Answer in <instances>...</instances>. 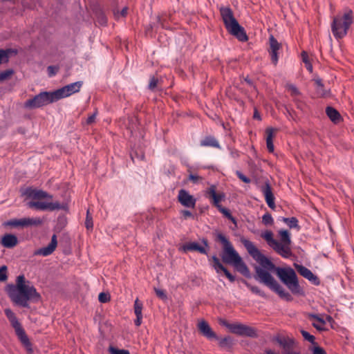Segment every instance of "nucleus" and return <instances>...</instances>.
Returning a JSON list of instances; mask_svg holds the SVG:
<instances>
[{"label": "nucleus", "instance_id": "obj_15", "mask_svg": "<svg viewBox=\"0 0 354 354\" xmlns=\"http://www.w3.org/2000/svg\"><path fill=\"white\" fill-rule=\"evenodd\" d=\"M57 245V236L55 234H53L51 237L50 243L46 247H44V248L36 250L34 252V255L47 257V256L51 254L55 251Z\"/></svg>", "mask_w": 354, "mask_h": 354}, {"label": "nucleus", "instance_id": "obj_49", "mask_svg": "<svg viewBox=\"0 0 354 354\" xmlns=\"http://www.w3.org/2000/svg\"><path fill=\"white\" fill-rule=\"evenodd\" d=\"M236 175H237L238 178L240 180H241L243 182H244L245 183H250V179L249 178H248L247 176H245L244 174H243L241 171H237Z\"/></svg>", "mask_w": 354, "mask_h": 354}, {"label": "nucleus", "instance_id": "obj_1", "mask_svg": "<svg viewBox=\"0 0 354 354\" xmlns=\"http://www.w3.org/2000/svg\"><path fill=\"white\" fill-rule=\"evenodd\" d=\"M241 243L249 254L260 265V266L254 268L256 280L268 286L271 290L278 294L281 298L288 301L292 299L290 293L286 292L272 276L270 272H273L293 294L300 292L298 279L292 268L277 267L269 258L260 252L252 241L243 239L241 240Z\"/></svg>", "mask_w": 354, "mask_h": 354}, {"label": "nucleus", "instance_id": "obj_30", "mask_svg": "<svg viewBox=\"0 0 354 354\" xmlns=\"http://www.w3.org/2000/svg\"><path fill=\"white\" fill-rule=\"evenodd\" d=\"M243 283L254 294L259 295L261 297H266V293L256 286H252L245 280L243 281Z\"/></svg>", "mask_w": 354, "mask_h": 354}, {"label": "nucleus", "instance_id": "obj_41", "mask_svg": "<svg viewBox=\"0 0 354 354\" xmlns=\"http://www.w3.org/2000/svg\"><path fill=\"white\" fill-rule=\"evenodd\" d=\"M85 225H86V227L88 230L92 229L93 226V219H92V217L89 215V211L88 210H87L86 218V221H85Z\"/></svg>", "mask_w": 354, "mask_h": 354}, {"label": "nucleus", "instance_id": "obj_6", "mask_svg": "<svg viewBox=\"0 0 354 354\" xmlns=\"http://www.w3.org/2000/svg\"><path fill=\"white\" fill-rule=\"evenodd\" d=\"M57 101L58 100L57 96L55 95V91L52 92L45 91L27 100L25 102V106L30 109L39 108Z\"/></svg>", "mask_w": 354, "mask_h": 354}, {"label": "nucleus", "instance_id": "obj_56", "mask_svg": "<svg viewBox=\"0 0 354 354\" xmlns=\"http://www.w3.org/2000/svg\"><path fill=\"white\" fill-rule=\"evenodd\" d=\"M142 319V315H136V319L135 320V324L138 326L141 324Z\"/></svg>", "mask_w": 354, "mask_h": 354}, {"label": "nucleus", "instance_id": "obj_62", "mask_svg": "<svg viewBox=\"0 0 354 354\" xmlns=\"http://www.w3.org/2000/svg\"><path fill=\"white\" fill-rule=\"evenodd\" d=\"M221 324H222V325H223V326H225L226 328H227V326H229V325H233V323H232V324H231V323H228V322H226V321H223V322H221Z\"/></svg>", "mask_w": 354, "mask_h": 354}, {"label": "nucleus", "instance_id": "obj_44", "mask_svg": "<svg viewBox=\"0 0 354 354\" xmlns=\"http://www.w3.org/2000/svg\"><path fill=\"white\" fill-rule=\"evenodd\" d=\"M7 268L3 266L0 268V281H4L7 279L8 277L6 274Z\"/></svg>", "mask_w": 354, "mask_h": 354}, {"label": "nucleus", "instance_id": "obj_53", "mask_svg": "<svg viewBox=\"0 0 354 354\" xmlns=\"http://www.w3.org/2000/svg\"><path fill=\"white\" fill-rule=\"evenodd\" d=\"M181 214L183 216V217L186 219L187 218L194 217L192 213L189 210H182Z\"/></svg>", "mask_w": 354, "mask_h": 354}, {"label": "nucleus", "instance_id": "obj_47", "mask_svg": "<svg viewBox=\"0 0 354 354\" xmlns=\"http://www.w3.org/2000/svg\"><path fill=\"white\" fill-rule=\"evenodd\" d=\"M59 68L57 66H49L47 68L48 73L50 77L55 75L57 73Z\"/></svg>", "mask_w": 354, "mask_h": 354}, {"label": "nucleus", "instance_id": "obj_38", "mask_svg": "<svg viewBox=\"0 0 354 354\" xmlns=\"http://www.w3.org/2000/svg\"><path fill=\"white\" fill-rule=\"evenodd\" d=\"M109 351L111 354H130L128 350L119 349L113 346H110L109 348Z\"/></svg>", "mask_w": 354, "mask_h": 354}, {"label": "nucleus", "instance_id": "obj_4", "mask_svg": "<svg viewBox=\"0 0 354 354\" xmlns=\"http://www.w3.org/2000/svg\"><path fill=\"white\" fill-rule=\"evenodd\" d=\"M220 11L227 30L240 41H246L248 39L247 34L234 18L232 10L230 8H222Z\"/></svg>", "mask_w": 354, "mask_h": 354}, {"label": "nucleus", "instance_id": "obj_2", "mask_svg": "<svg viewBox=\"0 0 354 354\" xmlns=\"http://www.w3.org/2000/svg\"><path fill=\"white\" fill-rule=\"evenodd\" d=\"M8 294L14 303L24 308H29L28 301L37 302L41 299L40 294L23 274L17 277L15 286H9Z\"/></svg>", "mask_w": 354, "mask_h": 354}, {"label": "nucleus", "instance_id": "obj_18", "mask_svg": "<svg viewBox=\"0 0 354 354\" xmlns=\"http://www.w3.org/2000/svg\"><path fill=\"white\" fill-rule=\"evenodd\" d=\"M261 191L265 196V199L268 207L274 209L275 207L274 196L268 182H266L263 186H261Z\"/></svg>", "mask_w": 354, "mask_h": 354}, {"label": "nucleus", "instance_id": "obj_46", "mask_svg": "<svg viewBox=\"0 0 354 354\" xmlns=\"http://www.w3.org/2000/svg\"><path fill=\"white\" fill-rule=\"evenodd\" d=\"M109 296L105 292H100L98 295V299L101 303H106L109 301Z\"/></svg>", "mask_w": 354, "mask_h": 354}, {"label": "nucleus", "instance_id": "obj_22", "mask_svg": "<svg viewBox=\"0 0 354 354\" xmlns=\"http://www.w3.org/2000/svg\"><path fill=\"white\" fill-rule=\"evenodd\" d=\"M1 243L3 247L12 248L17 244L18 239L14 234H6L2 237Z\"/></svg>", "mask_w": 354, "mask_h": 354}, {"label": "nucleus", "instance_id": "obj_60", "mask_svg": "<svg viewBox=\"0 0 354 354\" xmlns=\"http://www.w3.org/2000/svg\"><path fill=\"white\" fill-rule=\"evenodd\" d=\"M305 65H306V67L308 71H309L310 72L313 71V66L310 64V62H308V63L305 64Z\"/></svg>", "mask_w": 354, "mask_h": 354}, {"label": "nucleus", "instance_id": "obj_58", "mask_svg": "<svg viewBox=\"0 0 354 354\" xmlns=\"http://www.w3.org/2000/svg\"><path fill=\"white\" fill-rule=\"evenodd\" d=\"M253 118L254 119L258 120H261V115H260L259 113L258 112V111L257 109H255L254 111Z\"/></svg>", "mask_w": 354, "mask_h": 354}, {"label": "nucleus", "instance_id": "obj_43", "mask_svg": "<svg viewBox=\"0 0 354 354\" xmlns=\"http://www.w3.org/2000/svg\"><path fill=\"white\" fill-rule=\"evenodd\" d=\"M158 83V80L155 77H151L148 86L149 88L152 91L154 90L156 88Z\"/></svg>", "mask_w": 354, "mask_h": 354}, {"label": "nucleus", "instance_id": "obj_63", "mask_svg": "<svg viewBox=\"0 0 354 354\" xmlns=\"http://www.w3.org/2000/svg\"><path fill=\"white\" fill-rule=\"evenodd\" d=\"M286 354H299V353L297 352H295V351H288L286 353Z\"/></svg>", "mask_w": 354, "mask_h": 354}, {"label": "nucleus", "instance_id": "obj_59", "mask_svg": "<svg viewBox=\"0 0 354 354\" xmlns=\"http://www.w3.org/2000/svg\"><path fill=\"white\" fill-rule=\"evenodd\" d=\"M313 326L316 329H317V330H324V327H323V326H324V325H322V324H316V323H313Z\"/></svg>", "mask_w": 354, "mask_h": 354}, {"label": "nucleus", "instance_id": "obj_35", "mask_svg": "<svg viewBox=\"0 0 354 354\" xmlns=\"http://www.w3.org/2000/svg\"><path fill=\"white\" fill-rule=\"evenodd\" d=\"M262 223L266 225H271L274 223V220L270 214L266 213L262 216Z\"/></svg>", "mask_w": 354, "mask_h": 354}, {"label": "nucleus", "instance_id": "obj_37", "mask_svg": "<svg viewBox=\"0 0 354 354\" xmlns=\"http://www.w3.org/2000/svg\"><path fill=\"white\" fill-rule=\"evenodd\" d=\"M187 179L194 184H198L203 180V178L196 174L190 173Z\"/></svg>", "mask_w": 354, "mask_h": 354}, {"label": "nucleus", "instance_id": "obj_36", "mask_svg": "<svg viewBox=\"0 0 354 354\" xmlns=\"http://www.w3.org/2000/svg\"><path fill=\"white\" fill-rule=\"evenodd\" d=\"M142 304L139 301L138 299H136L134 302V313L136 315H142Z\"/></svg>", "mask_w": 354, "mask_h": 354}, {"label": "nucleus", "instance_id": "obj_9", "mask_svg": "<svg viewBox=\"0 0 354 354\" xmlns=\"http://www.w3.org/2000/svg\"><path fill=\"white\" fill-rule=\"evenodd\" d=\"M27 205L30 208H35L36 209L42 211H55L65 209V205L58 201H29Z\"/></svg>", "mask_w": 354, "mask_h": 354}, {"label": "nucleus", "instance_id": "obj_31", "mask_svg": "<svg viewBox=\"0 0 354 354\" xmlns=\"http://www.w3.org/2000/svg\"><path fill=\"white\" fill-rule=\"evenodd\" d=\"M11 49L0 50V64L5 63L8 61L9 54L12 53Z\"/></svg>", "mask_w": 354, "mask_h": 354}, {"label": "nucleus", "instance_id": "obj_26", "mask_svg": "<svg viewBox=\"0 0 354 354\" xmlns=\"http://www.w3.org/2000/svg\"><path fill=\"white\" fill-rule=\"evenodd\" d=\"M241 336L256 338L258 337V334L254 328L244 324Z\"/></svg>", "mask_w": 354, "mask_h": 354}, {"label": "nucleus", "instance_id": "obj_45", "mask_svg": "<svg viewBox=\"0 0 354 354\" xmlns=\"http://www.w3.org/2000/svg\"><path fill=\"white\" fill-rule=\"evenodd\" d=\"M13 71L12 70H6L0 73V82L8 78Z\"/></svg>", "mask_w": 354, "mask_h": 354}, {"label": "nucleus", "instance_id": "obj_14", "mask_svg": "<svg viewBox=\"0 0 354 354\" xmlns=\"http://www.w3.org/2000/svg\"><path fill=\"white\" fill-rule=\"evenodd\" d=\"M205 196L207 198H212V204L219 209L222 206L220 205L221 201H223L225 198V194L223 193L217 194L216 192V186L212 185H211L206 191Z\"/></svg>", "mask_w": 354, "mask_h": 354}, {"label": "nucleus", "instance_id": "obj_21", "mask_svg": "<svg viewBox=\"0 0 354 354\" xmlns=\"http://www.w3.org/2000/svg\"><path fill=\"white\" fill-rule=\"evenodd\" d=\"M261 238H263L268 243V245L272 248L275 252L276 248H278V241L274 239L273 233L270 230H266L261 234Z\"/></svg>", "mask_w": 354, "mask_h": 354}, {"label": "nucleus", "instance_id": "obj_52", "mask_svg": "<svg viewBox=\"0 0 354 354\" xmlns=\"http://www.w3.org/2000/svg\"><path fill=\"white\" fill-rule=\"evenodd\" d=\"M309 317L310 318L316 319L317 322H319L320 324H322V325H324L325 324V321L322 318L319 317V316L317 315L310 314L309 315Z\"/></svg>", "mask_w": 354, "mask_h": 354}, {"label": "nucleus", "instance_id": "obj_25", "mask_svg": "<svg viewBox=\"0 0 354 354\" xmlns=\"http://www.w3.org/2000/svg\"><path fill=\"white\" fill-rule=\"evenodd\" d=\"M274 129L272 128H268L266 129V146L269 152L274 151V145H273V136H274Z\"/></svg>", "mask_w": 354, "mask_h": 354}, {"label": "nucleus", "instance_id": "obj_39", "mask_svg": "<svg viewBox=\"0 0 354 354\" xmlns=\"http://www.w3.org/2000/svg\"><path fill=\"white\" fill-rule=\"evenodd\" d=\"M301 333L303 336V337L307 340L308 342H310L313 344H315V337L313 335H310L308 332L301 330Z\"/></svg>", "mask_w": 354, "mask_h": 354}, {"label": "nucleus", "instance_id": "obj_50", "mask_svg": "<svg viewBox=\"0 0 354 354\" xmlns=\"http://www.w3.org/2000/svg\"><path fill=\"white\" fill-rule=\"evenodd\" d=\"M312 354H326V353L322 348L319 346H315L313 350Z\"/></svg>", "mask_w": 354, "mask_h": 354}, {"label": "nucleus", "instance_id": "obj_12", "mask_svg": "<svg viewBox=\"0 0 354 354\" xmlns=\"http://www.w3.org/2000/svg\"><path fill=\"white\" fill-rule=\"evenodd\" d=\"M178 201L183 207L187 208H194L196 203V199L194 196L184 189L178 191Z\"/></svg>", "mask_w": 354, "mask_h": 354}, {"label": "nucleus", "instance_id": "obj_5", "mask_svg": "<svg viewBox=\"0 0 354 354\" xmlns=\"http://www.w3.org/2000/svg\"><path fill=\"white\" fill-rule=\"evenodd\" d=\"M353 24V12L348 10L343 15L342 19L334 17L331 24V30L334 37L339 39L343 38L346 34L350 26Z\"/></svg>", "mask_w": 354, "mask_h": 354}, {"label": "nucleus", "instance_id": "obj_57", "mask_svg": "<svg viewBox=\"0 0 354 354\" xmlns=\"http://www.w3.org/2000/svg\"><path fill=\"white\" fill-rule=\"evenodd\" d=\"M314 81H315V84H316V85H317V87H319V86H321V87H322V85H324V84H323V83H322V79H320V78H319V77L315 78V79L314 80Z\"/></svg>", "mask_w": 354, "mask_h": 354}, {"label": "nucleus", "instance_id": "obj_16", "mask_svg": "<svg viewBox=\"0 0 354 354\" xmlns=\"http://www.w3.org/2000/svg\"><path fill=\"white\" fill-rule=\"evenodd\" d=\"M295 267L297 272L304 278L311 281L315 285L319 283V280L317 276H315L308 268H306L302 265L295 263Z\"/></svg>", "mask_w": 354, "mask_h": 354}, {"label": "nucleus", "instance_id": "obj_13", "mask_svg": "<svg viewBox=\"0 0 354 354\" xmlns=\"http://www.w3.org/2000/svg\"><path fill=\"white\" fill-rule=\"evenodd\" d=\"M23 194L33 200H41L44 198L51 199L53 198V196L46 192L41 189H33L32 187L26 188L23 192Z\"/></svg>", "mask_w": 354, "mask_h": 354}, {"label": "nucleus", "instance_id": "obj_23", "mask_svg": "<svg viewBox=\"0 0 354 354\" xmlns=\"http://www.w3.org/2000/svg\"><path fill=\"white\" fill-rule=\"evenodd\" d=\"M183 249L185 252L198 251L201 254H207L206 249L204 247L200 245L196 242H190V243H186L183 246Z\"/></svg>", "mask_w": 354, "mask_h": 354}, {"label": "nucleus", "instance_id": "obj_48", "mask_svg": "<svg viewBox=\"0 0 354 354\" xmlns=\"http://www.w3.org/2000/svg\"><path fill=\"white\" fill-rule=\"evenodd\" d=\"M154 291H155L156 295L159 298H160V299H162L163 300L167 299V295H166L165 292L163 290H160V289L155 288H154Z\"/></svg>", "mask_w": 354, "mask_h": 354}, {"label": "nucleus", "instance_id": "obj_28", "mask_svg": "<svg viewBox=\"0 0 354 354\" xmlns=\"http://www.w3.org/2000/svg\"><path fill=\"white\" fill-rule=\"evenodd\" d=\"M281 220L284 222L290 228H295L298 230L300 229V227L298 224V219L296 217H281Z\"/></svg>", "mask_w": 354, "mask_h": 354}, {"label": "nucleus", "instance_id": "obj_10", "mask_svg": "<svg viewBox=\"0 0 354 354\" xmlns=\"http://www.w3.org/2000/svg\"><path fill=\"white\" fill-rule=\"evenodd\" d=\"M82 86V82L81 81L69 84L55 91V95L57 96V100L67 97L75 93H77L80 90Z\"/></svg>", "mask_w": 354, "mask_h": 354}, {"label": "nucleus", "instance_id": "obj_20", "mask_svg": "<svg viewBox=\"0 0 354 354\" xmlns=\"http://www.w3.org/2000/svg\"><path fill=\"white\" fill-rule=\"evenodd\" d=\"M281 47V44L277 40L271 35L270 37V55L272 62L276 65L278 62L277 52Z\"/></svg>", "mask_w": 354, "mask_h": 354}, {"label": "nucleus", "instance_id": "obj_3", "mask_svg": "<svg viewBox=\"0 0 354 354\" xmlns=\"http://www.w3.org/2000/svg\"><path fill=\"white\" fill-rule=\"evenodd\" d=\"M216 239L223 245L221 254L223 262L233 266L243 275L250 277V270L248 266L225 236L218 233L216 235Z\"/></svg>", "mask_w": 354, "mask_h": 354}, {"label": "nucleus", "instance_id": "obj_40", "mask_svg": "<svg viewBox=\"0 0 354 354\" xmlns=\"http://www.w3.org/2000/svg\"><path fill=\"white\" fill-rule=\"evenodd\" d=\"M316 92L317 95L320 97H325L329 95V91L326 89L324 85H322V87H317Z\"/></svg>", "mask_w": 354, "mask_h": 354}, {"label": "nucleus", "instance_id": "obj_42", "mask_svg": "<svg viewBox=\"0 0 354 354\" xmlns=\"http://www.w3.org/2000/svg\"><path fill=\"white\" fill-rule=\"evenodd\" d=\"M274 340L275 342H277L284 349H286L288 347V342L286 339L281 338L278 336V337H274Z\"/></svg>", "mask_w": 354, "mask_h": 354}, {"label": "nucleus", "instance_id": "obj_19", "mask_svg": "<svg viewBox=\"0 0 354 354\" xmlns=\"http://www.w3.org/2000/svg\"><path fill=\"white\" fill-rule=\"evenodd\" d=\"M212 259L213 261V267L216 272H219L220 271L223 272L226 277L231 281L234 282L236 279L235 277L232 275L228 270L225 268L223 264L220 262L219 259L214 255L212 257Z\"/></svg>", "mask_w": 354, "mask_h": 354}, {"label": "nucleus", "instance_id": "obj_61", "mask_svg": "<svg viewBox=\"0 0 354 354\" xmlns=\"http://www.w3.org/2000/svg\"><path fill=\"white\" fill-rule=\"evenodd\" d=\"M127 10L128 8L127 7L124 8L122 10H121V15L122 17H125L127 14Z\"/></svg>", "mask_w": 354, "mask_h": 354}, {"label": "nucleus", "instance_id": "obj_8", "mask_svg": "<svg viewBox=\"0 0 354 354\" xmlns=\"http://www.w3.org/2000/svg\"><path fill=\"white\" fill-rule=\"evenodd\" d=\"M4 313L21 343L26 346H30V342L29 339L15 314L10 308L5 309Z\"/></svg>", "mask_w": 354, "mask_h": 354}, {"label": "nucleus", "instance_id": "obj_11", "mask_svg": "<svg viewBox=\"0 0 354 354\" xmlns=\"http://www.w3.org/2000/svg\"><path fill=\"white\" fill-rule=\"evenodd\" d=\"M43 223V220L39 217L35 218H22L20 219H12L8 221L6 224L8 225L18 227H26L30 226H38Z\"/></svg>", "mask_w": 354, "mask_h": 354}, {"label": "nucleus", "instance_id": "obj_51", "mask_svg": "<svg viewBox=\"0 0 354 354\" xmlns=\"http://www.w3.org/2000/svg\"><path fill=\"white\" fill-rule=\"evenodd\" d=\"M309 317L310 318L316 319L317 322H319L320 324H322V325H324L325 324V321L322 318L319 317V316L317 315L310 314L309 315Z\"/></svg>", "mask_w": 354, "mask_h": 354}, {"label": "nucleus", "instance_id": "obj_29", "mask_svg": "<svg viewBox=\"0 0 354 354\" xmlns=\"http://www.w3.org/2000/svg\"><path fill=\"white\" fill-rule=\"evenodd\" d=\"M243 325L244 324L241 323H233V325L227 326V328L230 330L231 333L241 336Z\"/></svg>", "mask_w": 354, "mask_h": 354}, {"label": "nucleus", "instance_id": "obj_27", "mask_svg": "<svg viewBox=\"0 0 354 354\" xmlns=\"http://www.w3.org/2000/svg\"><path fill=\"white\" fill-rule=\"evenodd\" d=\"M328 117L333 122H337L340 120V114L339 112L331 106H328L326 109Z\"/></svg>", "mask_w": 354, "mask_h": 354}, {"label": "nucleus", "instance_id": "obj_64", "mask_svg": "<svg viewBox=\"0 0 354 354\" xmlns=\"http://www.w3.org/2000/svg\"><path fill=\"white\" fill-rule=\"evenodd\" d=\"M203 242L204 243V244H205V245L206 247H207V246H208L207 241L206 239H203Z\"/></svg>", "mask_w": 354, "mask_h": 354}, {"label": "nucleus", "instance_id": "obj_7", "mask_svg": "<svg viewBox=\"0 0 354 354\" xmlns=\"http://www.w3.org/2000/svg\"><path fill=\"white\" fill-rule=\"evenodd\" d=\"M280 242L278 241V248H276V252L285 259H289L292 256L291 250L290 233L287 230H280L279 231Z\"/></svg>", "mask_w": 354, "mask_h": 354}, {"label": "nucleus", "instance_id": "obj_54", "mask_svg": "<svg viewBox=\"0 0 354 354\" xmlns=\"http://www.w3.org/2000/svg\"><path fill=\"white\" fill-rule=\"evenodd\" d=\"M301 58H302V61H303V62H304V64H306V63H308V62H310L309 59H308V54H307V53H306V52L303 51V52L301 53Z\"/></svg>", "mask_w": 354, "mask_h": 354}, {"label": "nucleus", "instance_id": "obj_24", "mask_svg": "<svg viewBox=\"0 0 354 354\" xmlns=\"http://www.w3.org/2000/svg\"><path fill=\"white\" fill-rule=\"evenodd\" d=\"M202 147H209L216 149H221L218 141L214 136H206L200 142Z\"/></svg>", "mask_w": 354, "mask_h": 354}, {"label": "nucleus", "instance_id": "obj_17", "mask_svg": "<svg viewBox=\"0 0 354 354\" xmlns=\"http://www.w3.org/2000/svg\"><path fill=\"white\" fill-rule=\"evenodd\" d=\"M198 328L200 333L209 339H218L216 333L212 330L209 325L205 320H202L198 324Z\"/></svg>", "mask_w": 354, "mask_h": 354}, {"label": "nucleus", "instance_id": "obj_55", "mask_svg": "<svg viewBox=\"0 0 354 354\" xmlns=\"http://www.w3.org/2000/svg\"><path fill=\"white\" fill-rule=\"evenodd\" d=\"M95 117H96V113H94L93 114H92L87 118L86 123L88 124L93 123L95 120Z\"/></svg>", "mask_w": 354, "mask_h": 354}, {"label": "nucleus", "instance_id": "obj_34", "mask_svg": "<svg viewBox=\"0 0 354 354\" xmlns=\"http://www.w3.org/2000/svg\"><path fill=\"white\" fill-rule=\"evenodd\" d=\"M218 211L221 212L226 218L230 219L233 223L236 224L235 218L232 216L231 213L227 209L222 207L218 209Z\"/></svg>", "mask_w": 354, "mask_h": 354}, {"label": "nucleus", "instance_id": "obj_33", "mask_svg": "<svg viewBox=\"0 0 354 354\" xmlns=\"http://www.w3.org/2000/svg\"><path fill=\"white\" fill-rule=\"evenodd\" d=\"M232 344V339L230 336L225 337L219 340V345L221 347H230Z\"/></svg>", "mask_w": 354, "mask_h": 354}, {"label": "nucleus", "instance_id": "obj_32", "mask_svg": "<svg viewBox=\"0 0 354 354\" xmlns=\"http://www.w3.org/2000/svg\"><path fill=\"white\" fill-rule=\"evenodd\" d=\"M286 89L290 93L291 95L293 97H296L300 95V92L298 88L292 84H288L286 86Z\"/></svg>", "mask_w": 354, "mask_h": 354}]
</instances>
